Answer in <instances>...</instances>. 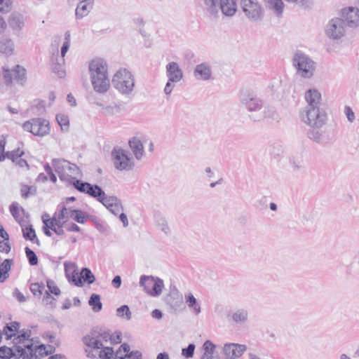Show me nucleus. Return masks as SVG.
Masks as SVG:
<instances>
[{"mask_svg":"<svg viewBox=\"0 0 359 359\" xmlns=\"http://www.w3.org/2000/svg\"><path fill=\"white\" fill-rule=\"evenodd\" d=\"M305 99L308 105L302 112V118L312 128L308 131V137L318 144H326L331 139L320 130L327 119L326 112L320 108L321 94L318 90L310 89L306 92Z\"/></svg>","mask_w":359,"mask_h":359,"instance_id":"1","label":"nucleus"},{"mask_svg":"<svg viewBox=\"0 0 359 359\" xmlns=\"http://www.w3.org/2000/svg\"><path fill=\"white\" fill-rule=\"evenodd\" d=\"M79 188L90 196L101 203L109 211L116 215L123 210L121 201L115 196H107L102 189L97 184H79Z\"/></svg>","mask_w":359,"mask_h":359,"instance_id":"2","label":"nucleus"},{"mask_svg":"<svg viewBox=\"0 0 359 359\" xmlns=\"http://www.w3.org/2000/svg\"><path fill=\"white\" fill-rule=\"evenodd\" d=\"M199 6L204 15L210 20L217 19L219 11L228 17L233 16L237 11L235 0H199Z\"/></svg>","mask_w":359,"mask_h":359,"instance_id":"3","label":"nucleus"},{"mask_svg":"<svg viewBox=\"0 0 359 359\" xmlns=\"http://www.w3.org/2000/svg\"><path fill=\"white\" fill-rule=\"evenodd\" d=\"M88 69L94 90L100 93L107 92L110 82L106 62L101 58H95L89 63Z\"/></svg>","mask_w":359,"mask_h":359,"instance_id":"4","label":"nucleus"},{"mask_svg":"<svg viewBox=\"0 0 359 359\" xmlns=\"http://www.w3.org/2000/svg\"><path fill=\"white\" fill-rule=\"evenodd\" d=\"M52 165L55 171L57 173L60 180L72 184L79 192L83 193V191L79 188V184H90L89 182L78 180L73 176L79 175L80 172L79 168L74 163H72L62 158H53L52 160Z\"/></svg>","mask_w":359,"mask_h":359,"instance_id":"5","label":"nucleus"},{"mask_svg":"<svg viewBox=\"0 0 359 359\" xmlns=\"http://www.w3.org/2000/svg\"><path fill=\"white\" fill-rule=\"evenodd\" d=\"M239 99L242 106L245 107L248 111L258 112L256 115L250 116L252 121H259L266 117L263 102L256 95L248 91H243L240 94Z\"/></svg>","mask_w":359,"mask_h":359,"instance_id":"6","label":"nucleus"},{"mask_svg":"<svg viewBox=\"0 0 359 359\" xmlns=\"http://www.w3.org/2000/svg\"><path fill=\"white\" fill-rule=\"evenodd\" d=\"M111 83L115 89L121 94L129 96L135 87V79L127 69H120L114 75Z\"/></svg>","mask_w":359,"mask_h":359,"instance_id":"7","label":"nucleus"},{"mask_svg":"<svg viewBox=\"0 0 359 359\" xmlns=\"http://www.w3.org/2000/svg\"><path fill=\"white\" fill-rule=\"evenodd\" d=\"M292 65L296 69V74L304 78H311L316 70V62L306 54L298 51L292 57Z\"/></svg>","mask_w":359,"mask_h":359,"instance_id":"8","label":"nucleus"},{"mask_svg":"<svg viewBox=\"0 0 359 359\" xmlns=\"http://www.w3.org/2000/svg\"><path fill=\"white\" fill-rule=\"evenodd\" d=\"M111 159L115 168L120 171H129L133 170L135 166L134 160L130 151L118 147L113 148Z\"/></svg>","mask_w":359,"mask_h":359,"instance_id":"9","label":"nucleus"},{"mask_svg":"<svg viewBox=\"0 0 359 359\" xmlns=\"http://www.w3.org/2000/svg\"><path fill=\"white\" fill-rule=\"evenodd\" d=\"M140 286L151 297L159 296L164 287L163 280L153 276L142 275L140 278Z\"/></svg>","mask_w":359,"mask_h":359,"instance_id":"10","label":"nucleus"},{"mask_svg":"<svg viewBox=\"0 0 359 359\" xmlns=\"http://www.w3.org/2000/svg\"><path fill=\"white\" fill-rule=\"evenodd\" d=\"M24 130L31 133L35 136L43 137L50 133L49 121L42 118H33L22 124Z\"/></svg>","mask_w":359,"mask_h":359,"instance_id":"11","label":"nucleus"},{"mask_svg":"<svg viewBox=\"0 0 359 359\" xmlns=\"http://www.w3.org/2000/svg\"><path fill=\"white\" fill-rule=\"evenodd\" d=\"M327 36L333 40L340 39L346 33V23L341 18H335L329 21L326 26Z\"/></svg>","mask_w":359,"mask_h":359,"instance_id":"12","label":"nucleus"},{"mask_svg":"<svg viewBox=\"0 0 359 359\" xmlns=\"http://www.w3.org/2000/svg\"><path fill=\"white\" fill-rule=\"evenodd\" d=\"M341 18L350 27L359 26V8L353 6L344 8L341 11Z\"/></svg>","mask_w":359,"mask_h":359,"instance_id":"13","label":"nucleus"},{"mask_svg":"<svg viewBox=\"0 0 359 359\" xmlns=\"http://www.w3.org/2000/svg\"><path fill=\"white\" fill-rule=\"evenodd\" d=\"M247 346L244 344H226L223 351L226 356V359H236L241 357L246 351Z\"/></svg>","mask_w":359,"mask_h":359,"instance_id":"14","label":"nucleus"},{"mask_svg":"<svg viewBox=\"0 0 359 359\" xmlns=\"http://www.w3.org/2000/svg\"><path fill=\"white\" fill-rule=\"evenodd\" d=\"M166 76L170 82L177 83L183 78V72L175 62H170L166 65Z\"/></svg>","mask_w":359,"mask_h":359,"instance_id":"15","label":"nucleus"},{"mask_svg":"<svg viewBox=\"0 0 359 359\" xmlns=\"http://www.w3.org/2000/svg\"><path fill=\"white\" fill-rule=\"evenodd\" d=\"M194 76L200 80L207 81L210 79L212 76L210 65L207 62L197 65L194 71Z\"/></svg>","mask_w":359,"mask_h":359,"instance_id":"16","label":"nucleus"},{"mask_svg":"<svg viewBox=\"0 0 359 359\" xmlns=\"http://www.w3.org/2000/svg\"><path fill=\"white\" fill-rule=\"evenodd\" d=\"M94 0H81L76 6L75 15L77 20H81L86 16L93 8Z\"/></svg>","mask_w":359,"mask_h":359,"instance_id":"17","label":"nucleus"},{"mask_svg":"<svg viewBox=\"0 0 359 359\" xmlns=\"http://www.w3.org/2000/svg\"><path fill=\"white\" fill-rule=\"evenodd\" d=\"M167 304L175 311L180 309L183 305L182 294L177 290L172 292L167 297Z\"/></svg>","mask_w":359,"mask_h":359,"instance_id":"18","label":"nucleus"},{"mask_svg":"<svg viewBox=\"0 0 359 359\" xmlns=\"http://www.w3.org/2000/svg\"><path fill=\"white\" fill-rule=\"evenodd\" d=\"M8 22L13 31L20 32L25 26L24 16L18 13H12L8 18Z\"/></svg>","mask_w":359,"mask_h":359,"instance_id":"19","label":"nucleus"},{"mask_svg":"<svg viewBox=\"0 0 359 359\" xmlns=\"http://www.w3.org/2000/svg\"><path fill=\"white\" fill-rule=\"evenodd\" d=\"M90 335H86L83 337V342L85 345L95 349H100L103 347V344L97 334V330H93Z\"/></svg>","mask_w":359,"mask_h":359,"instance_id":"20","label":"nucleus"},{"mask_svg":"<svg viewBox=\"0 0 359 359\" xmlns=\"http://www.w3.org/2000/svg\"><path fill=\"white\" fill-rule=\"evenodd\" d=\"M64 266H65V275H66L67 280L69 282H72L74 283V285L77 287H82L83 281L81 280L80 273H79L76 269H74V264H71V268L73 269V271L71 273H69V264L67 262H65L64 264Z\"/></svg>","mask_w":359,"mask_h":359,"instance_id":"21","label":"nucleus"},{"mask_svg":"<svg viewBox=\"0 0 359 359\" xmlns=\"http://www.w3.org/2000/svg\"><path fill=\"white\" fill-rule=\"evenodd\" d=\"M64 65L65 58H60L58 54L52 58V71L60 78H64L66 75Z\"/></svg>","mask_w":359,"mask_h":359,"instance_id":"22","label":"nucleus"},{"mask_svg":"<svg viewBox=\"0 0 359 359\" xmlns=\"http://www.w3.org/2000/svg\"><path fill=\"white\" fill-rule=\"evenodd\" d=\"M129 146L133 151L135 158L140 160L144 154V147L139 138L134 137L129 140Z\"/></svg>","mask_w":359,"mask_h":359,"instance_id":"23","label":"nucleus"},{"mask_svg":"<svg viewBox=\"0 0 359 359\" xmlns=\"http://www.w3.org/2000/svg\"><path fill=\"white\" fill-rule=\"evenodd\" d=\"M20 224L22 227V236L27 241H30L34 243L40 245V241L36 237V234L35 230L34 229L32 225L29 224L28 226H25L22 223L20 222Z\"/></svg>","mask_w":359,"mask_h":359,"instance_id":"24","label":"nucleus"},{"mask_svg":"<svg viewBox=\"0 0 359 359\" xmlns=\"http://www.w3.org/2000/svg\"><path fill=\"white\" fill-rule=\"evenodd\" d=\"M15 48L13 41L8 37H1L0 39V53L5 55L13 54Z\"/></svg>","mask_w":359,"mask_h":359,"instance_id":"25","label":"nucleus"},{"mask_svg":"<svg viewBox=\"0 0 359 359\" xmlns=\"http://www.w3.org/2000/svg\"><path fill=\"white\" fill-rule=\"evenodd\" d=\"M232 320L236 323H244L248 320V311L245 309H238L231 314Z\"/></svg>","mask_w":359,"mask_h":359,"instance_id":"26","label":"nucleus"},{"mask_svg":"<svg viewBox=\"0 0 359 359\" xmlns=\"http://www.w3.org/2000/svg\"><path fill=\"white\" fill-rule=\"evenodd\" d=\"M69 217L79 224H84L88 219L91 217L90 215L81 210H69Z\"/></svg>","mask_w":359,"mask_h":359,"instance_id":"27","label":"nucleus"},{"mask_svg":"<svg viewBox=\"0 0 359 359\" xmlns=\"http://www.w3.org/2000/svg\"><path fill=\"white\" fill-rule=\"evenodd\" d=\"M185 299L188 306L194 309L196 315H198L201 312L200 304L191 293L185 294Z\"/></svg>","mask_w":359,"mask_h":359,"instance_id":"28","label":"nucleus"},{"mask_svg":"<svg viewBox=\"0 0 359 359\" xmlns=\"http://www.w3.org/2000/svg\"><path fill=\"white\" fill-rule=\"evenodd\" d=\"M100 295L93 293L90 297L88 304L92 306L94 312H100L102 309V304L100 300Z\"/></svg>","mask_w":359,"mask_h":359,"instance_id":"29","label":"nucleus"},{"mask_svg":"<svg viewBox=\"0 0 359 359\" xmlns=\"http://www.w3.org/2000/svg\"><path fill=\"white\" fill-rule=\"evenodd\" d=\"M269 8L273 10L277 16L281 15L283 12L284 4L282 0H266Z\"/></svg>","mask_w":359,"mask_h":359,"instance_id":"30","label":"nucleus"},{"mask_svg":"<svg viewBox=\"0 0 359 359\" xmlns=\"http://www.w3.org/2000/svg\"><path fill=\"white\" fill-rule=\"evenodd\" d=\"M81 280L83 283H87L88 285L93 283L95 280V276L88 268L84 267L81 269L80 272Z\"/></svg>","mask_w":359,"mask_h":359,"instance_id":"31","label":"nucleus"},{"mask_svg":"<svg viewBox=\"0 0 359 359\" xmlns=\"http://www.w3.org/2000/svg\"><path fill=\"white\" fill-rule=\"evenodd\" d=\"M116 315L128 320H130L132 318V313L128 305H122L118 308L116 309Z\"/></svg>","mask_w":359,"mask_h":359,"instance_id":"32","label":"nucleus"},{"mask_svg":"<svg viewBox=\"0 0 359 359\" xmlns=\"http://www.w3.org/2000/svg\"><path fill=\"white\" fill-rule=\"evenodd\" d=\"M25 252L26 254V257L28 259L29 264L31 266H36L39 263L38 257L36 253L30 249L29 247H26L25 248Z\"/></svg>","mask_w":359,"mask_h":359,"instance_id":"33","label":"nucleus"},{"mask_svg":"<svg viewBox=\"0 0 359 359\" xmlns=\"http://www.w3.org/2000/svg\"><path fill=\"white\" fill-rule=\"evenodd\" d=\"M9 210H10V212H11V215L13 217V218L16 221H18L19 217H20V214H19L20 210L22 212H25V210L22 207H20V208H19V203L16 201H14L11 203V205L9 207Z\"/></svg>","mask_w":359,"mask_h":359,"instance_id":"34","label":"nucleus"},{"mask_svg":"<svg viewBox=\"0 0 359 359\" xmlns=\"http://www.w3.org/2000/svg\"><path fill=\"white\" fill-rule=\"evenodd\" d=\"M15 356V353L13 352L11 348H8L6 346L0 347V358L1 359H11Z\"/></svg>","mask_w":359,"mask_h":359,"instance_id":"35","label":"nucleus"},{"mask_svg":"<svg viewBox=\"0 0 359 359\" xmlns=\"http://www.w3.org/2000/svg\"><path fill=\"white\" fill-rule=\"evenodd\" d=\"M31 334L32 332L29 330H22L20 331V334L18 335V337L13 339V342L16 344L22 343L25 340L29 339Z\"/></svg>","mask_w":359,"mask_h":359,"instance_id":"36","label":"nucleus"},{"mask_svg":"<svg viewBox=\"0 0 359 359\" xmlns=\"http://www.w3.org/2000/svg\"><path fill=\"white\" fill-rule=\"evenodd\" d=\"M24 155V151H20V149H14L11 151H8L6 153V157L11 159L13 162L17 161L19 158L22 157Z\"/></svg>","mask_w":359,"mask_h":359,"instance_id":"37","label":"nucleus"},{"mask_svg":"<svg viewBox=\"0 0 359 359\" xmlns=\"http://www.w3.org/2000/svg\"><path fill=\"white\" fill-rule=\"evenodd\" d=\"M44 287L43 283L39 284V283H32L30 285V290L34 296H40L42 294V290Z\"/></svg>","mask_w":359,"mask_h":359,"instance_id":"38","label":"nucleus"},{"mask_svg":"<svg viewBox=\"0 0 359 359\" xmlns=\"http://www.w3.org/2000/svg\"><path fill=\"white\" fill-rule=\"evenodd\" d=\"M114 354V350L111 347H104L100 353V358L102 359H111Z\"/></svg>","mask_w":359,"mask_h":359,"instance_id":"39","label":"nucleus"},{"mask_svg":"<svg viewBox=\"0 0 359 359\" xmlns=\"http://www.w3.org/2000/svg\"><path fill=\"white\" fill-rule=\"evenodd\" d=\"M56 120H57L58 124L61 126V128H62L63 126L68 127L69 125V118L65 114H57Z\"/></svg>","mask_w":359,"mask_h":359,"instance_id":"40","label":"nucleus"},{"mask_svg":"<svg viewBox=\"0 0 359 359\" xmlns=\"http://www.w3.org/2000/svg\"><path fill=\"white\" fill-rule=\"evenodd\" d=\"M13 259H6L0 265V270L4 272V275L8 274V273L11 269V265L13 264Z\"/></svg>","mask_w":359,"mask_h":359,"instance_id":"41","label":"nucleus"},{"mask_svg":"<svg viewBox=\"0 0 359 359\" xmlns=\"http://www.w3.org/2000/svg\"><path fill=\"white\" fill-rule=\"evenodd\" d=\"M46 284H47V287L48 288V292L50 294H53L55 295H59L60 294V290L58 288L57 286L56 285H54V281L50 280V279H48L46 280Z\"/></svg>","mask_w":359,"mask_h":359,"instance_id":"42","label":"nucleus"},{"mask_svg":"<svg viewBox=\"0 0 359 359\" xmlns=\"http://www.w3.org/2000/svg\"><path fill=\"white\" fill-rule=\"evenodd\" d=\"M195 345L194 344H189L187 348H182V353L187 358H192L194 353Z\"/></svg>","mask_w":359,"mask_h":359,"instance_id":"43","label":"nucleus"},{"mask_svg":"<svg viewBox=\"0 0 359 359\" xmlns=\"http://www.w3.org/2000/svg\"><path fill=\"white\" fill-rule=\"evenodd\" d=\"M48 220L50 225H52L53 224V225H54V226L56 228H63L65 224L67 221L65 219H59V217L57 218L53 217L52 219H49Z\"/></svg>","mask_w":359,"mask_h":359,"instance_id":"44","label":"nucleus"},{"mask_svg":"<svg viewBox=\"0 0 359 359\" xmlns=\"http://www.w3.org/2000/svg\"><path fill=\"white\" fill-rule=\"evenodd\" d=\"M156 224L161 226V231L168 233L170 231V229L168 226L167 222L164 217H160L156 219Z\"/></svg>","mask_w":359,"mask_h":359,"instance_id":"45","label":"nucleus"},{"mask_svg":"<svg viewBox=\"0 0 359 359\" xmlns=\"http://www.w3.org/2000/svg\"><path fill=\"white\" fill-rule=\"evenodd\" d=\"M215 347V345L210 340L205 341L203 345V348L205 351L204 353L213 354Z\"/></svg>","mask_w":359,"mask_h":359,"instance_id":"46","label":"nucleus"},{"mask_svg":"<svg viewBox=\"0 0 359 359\" xmlns=\"http://www.w3.org/2000/svg\"><path fill=\"white\" fill-rule=\"evenodd\" d=\"M11 0H0V12H8L11 8Z\"/></svg>","mask_w":359,"mask_h":359,"instance_id":"47","label":"nucleus"},{"mask_svg":"<svg viewBox=\"0 0 359 359\" xmlns=\"http://www.w3.org/2000/svg\"><path fill=\"white\" fill-rule=\"evenodd\" d=\"M32 187L28 185H22L20 189L21 196L23 198H28L29 194H34L36 193V190H34V192L31 191Z\"/></svg>","mask_w":359,"mask_h":359,"instance_id":"48","label":"nucleus"},{"mask_svg":"<svg viewBox=\"0 0 359 359\" xmlns=\"http://www.w3.org/2000/svg\"><path fill=\"white\" fill-rule=\"evenodd\" d=\"M70 208L67 209L65 205H63L62 208L59 210L57 217H59V219H65L66 220H68V219L70 217V212H69Z\"/></svg>","mask_w":359,"mask_h":359,"instance_id":"49","label":"nucleus"},{"mask_svg":"<svg viewBox=\"0 0 359 359\" xmlns=\"http://www.w3.org/2000/svg\"><path fill=\"white\" fill-rule=\"evenodd\" d=\"M97 334L98 335V339L102 338V340L107 341L110 340L111 337V334L109 330H97Z\"/></svg>","mask_w":359,"mask_h":359,"instance_id":"50","label":"nucleus"},{"mask_svg":"<svg viewBox=\"0 0 359 359\" xmlns=\"http://www.w3.org/2000/svg\"><path fill=\"white\" fill-rule=\"evenodd\" d=\"M287 2L297 3L300 6L309 8L313 4V0H285Z\"/></svg>","mask_w":359,"mask_h":359,"instance_id":"51","label":"nucleus"},{"mask_svg":"<svg viewBox=\"0 0 359 359\" xmlns=\"http://www.w3.org/2000/svg\"><path fill=\"white\" fill-rule=\"evenodd\" d=\"M344 113L346 116L348 121L350 123H353L355 121V114H354L353 111L352 110V109L349 106L345 107Z\"/></svg>","mask_w":359,"mask_h":359,"instance_id":"52","label":"nucleus"},{"mask_svg":"<svg viewBox=\"0 0 359 359\" xmlns=\"http://www.w3.org/2000/svg\"><path fill=\"white\" fill-rule=\"evenodd\" d=\"M44 170L46 172V173L49 175L50 180L53 183L56 182L57 177H56L55 175L53 173V170H52L50 165H49V163H46L44 165Z\"/></svg>","mask_w":359,"mask_h":359,"instance_id":"53","label":"nucleus"},{"mask_svg":"<svg viewBox=\"0 0 359 359\" xmlns=\"http://www.w3.org/2000/svg\"><path fill=\"white\" fill-rule=\"evenodd\" d=\"M20 323L17 321H14L11 323V325H6L4 327V331L6 332L7 331L9 332H18L19 327H20Z\"/></svg>","mask_w":359,"mask_h":359,"instance_id":"54","label":"nucleus"},{"mask_svg":"<svg viewBox=\"0 0 359 359\" xmlns=\"http://www.w3.org/2000/svg\"><path fill=\"white\" fill-rule=\"evenodd\" d=\"M6 140L5 138H2L0 140V162H2L6 158V154H4L5 147H6Z\"/></svg>","mask_w":359,"mask_h":359,"instance_id":"55","label":"nucleus"},{"mask_svg":"<svg viewBox=\"0 0 359 359\" xmlns=\"http://www.w3.org/2000/svg\"><path fill=\"white\" fill-rule=\"evenodd\" d=\"M121 335L122 333L121 332H116V335L111 334V337L110 338L111 344H118L121 342Z\"/></svg>","mask_w":359,"mask_h":359,"instance_id":"56","label":"nucleus"},{"mask_svg":"<svg viewBox=\"0 0 359 359\" xmlns=\"http://www.w3.org/2000/svg\"><path fill=\"white\" fill-rule=\"evenodd\" d=\"M43 301L46 302V304H51L54 306L56 299L48 292H46L43 295Z\"/></svg>","mask_w":359,"mask_h":359,"instance_id":"57","label":"nucleus"},{"mask_svg":"<svg viewBox=\"0 0 359 359\" xmlns=\"http://www.w3.org/2000/svg\"><path fill=\"white\" fill-rule=\"evenodd\" d=\"M13 294L20 302H25L26 301L25 297L18 288L14 290Z\"/></svg>","mask_w":359,"mask_h":359,"instance_id":"58","label":"nucleus"},{"mask_svg":"<svg viewBox=\"0 0 359 359\" xmlns=\"http://www.w3.org/2000/svg\"><path fill=\"white\" fill-rule=\"evenodd\" d=\"M142 353L139 351H133L128 354V359H142Z\"/></svg>","mask_w":359,"mask_h":359,"instance_id":"59","label":"nucleus"},{"mask_svg":"<svg viewBox=\"0 0 359 359\" xmlns=\"http://www.w3.org/2000/svg\"><path fill=\"white\" fill-rule=\"evenodd\" d=\"M36 351H39V353H40L41 355H42V354H43V353H44L46 355H49V354H51V353H52V352H53V350H50V351H46V346H45L44 344H41V345H39V346H36L35 347V352H36Z\"/></svg>","mask_w":359,"mask_h":359,"instance_id":"60","label":"nucleus"},{"mask_svg":"<svg viewBox=\"0 0 359 359\" xmlns=\"http://www.w3.org/2000/svg\"><path fill=\"white\" fill-rule=\"evenodd\" d=\"M43 222L44 224V226H43V232L45 233L46 236H52V233L50 231V224H48L49 223V220L48 219H44L43 218Z\"/></svg>","mask_w":359,"mask_h":359,"instance_id":"61","label":"nucleus"},{"mask_svg":"<svg viewBox=\"0 0 359 359\" xmlns=\"http://www.w3.org/2000/svg\"><path fill=\"white\" fill-rule=\"evenodd\" d=\"M0 251L5 252L6 253H8L11 251V245L8 242L3 243L2 241H0Z\"/></svg>","mask_w":359,"mask_h":359,"instance_id":"62","label":"nucleus"},{"mask_svg":"<svg viewBox=\"0 0 359 359\" xmlns=\"http://www.w3.org/2000/svg\"><path fill=\"white\" fill-rule=\"evenodd\" d=\"M111 284L114 287L119 288L121 285V278L120 276H116L111 281Z\"/></svg>","mask_w":359,"mask_h":359,"instance_id":"63","label":"nucleus"},{"mask_svg":"<svg viewBox=\"0 0 359 359\" xmlns=\"http://www.w3.org/2000/svg\"><path fill=\"white\" fill-rule=\"evenodd\" d=\"M172 82H170V81L168 80L167 83L165 84V86L164 88V93L168 95H170L172 90H173V88H174V85L171 83Z\"/></svg>","mask_w":359,"mask_h":359,"instance_id":"64","label":"nucleus"}]
</instances>
